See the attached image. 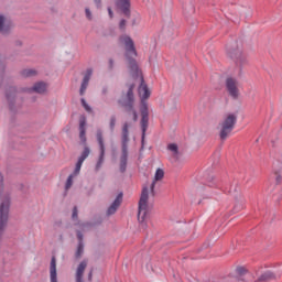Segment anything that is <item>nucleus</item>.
Instances as JSON below:
<instances>
[{"mask_svg":"<svg viewBox=\"0 0 282 282\" xmlns=\"http://www.w3.org/2000/svg\"><path fill=\"white\" fill-rule=\"evenodd\" d=\"M120 42L123 43L126 47V58L128 61V67L132 76H140L141 84L139 86V96L141 98L140 113H141V129H142V142H144V135H147V129H149V104L147 100L151 98V90L149 86L144 83V77L142 72L138 66V62L131 56H138V51L135 50V44L133 40L128 35L120 37Z\"/></svg>","mask_w":282,"mask_h":282,"instance_id":"1","label":"nucleus"},{"mask_svg":"<svg viewBox=\"0 0 282 282\" xmlns=\"http://www.w3.org/2000/svg\"><path fill=\"white\" fill-rule=\"evenodd\" d=\"M135 85L131 84L126 95L119 99V105L123 107L128 116H132L133 122H138V111H135V98L133 97V90Z\"/></svg>","mask_w":282,"mask_h":282,"instance_id":"2","label":"nucleus"},{"mask_svg":"<svg viewBox=\"0 0 282 282\" xmlns=\"http://www.w3.org/2000/svg\"><path fill=\"white\" fill-rule=\"evenodd\" d=\"M235 124H237V115L235 113H227L221 122H219L218 129L221 142H226L230 138V134L235 130Z\"/></svg>","mask_w":282,"mask_h":282,"instance_id":"3","label":"nucleus"},{"mask_svg":"<svg viewBox=\"0 0 282 282\" xmlns=\"http://www.w3.org/2000/svg\"><path fill=\"white\" fill-rule=\"evenodd\" d=\"M227 56L234 61L237 67H243L248 63V55L243 52V46L237 42L227 46Z\"/></svg>","mask_w":282,"mask_h":282,"instance_id":"4","label":"nucleus"},{"mask_svg":"<svg viewBox=\"0 0 282 282\" xmlns=\"http://www.w3.org/2000/svg\"><path fill=\"white\" fill-rule=\"evenodd\" d=\"M129 122L123 123L121 131V156H120V171L124 173L127 171V160L129 158L128 144H129Z\"/></svg>","mask_w":282,"mask_h":282,"instance_id":"5","label":"nucleus"},{"mask_svg":"<svg viewBox=\"0 0 282 282\" xmlns=\"http://www.w3.org/2000/svg\"><path fill=\"white\" fill-rule=\"evenodd\" d=\"M149 215V187L144 186L141 192L139 199V212L138 219L139 221H144Z\"/></svg>","mask_w":282,"mask_h":282,"instance_id":"6","label":"nucleus"},{"mask_svg":"<svg viewBox=\"0 0 282 282\" xmlns=\"http://www.w3.org/2000/svg\"><path fill=\"white\" fill-rule=\"evenodd\" d=\"M96 140L99 145V159L96 164V171H100V169H102V164H105V134L102 129H97Z\"/></svg>","mask_w":282,"mask_h":282,"instance_id":"7","label":"nucleus"},{"mask_svg":"<svg viewBox=\"0 0 282 282\" xmlns=\"http://www.w3.org/2000/svg\"><path fill=\"white\" fill-rule=\"evenodd\" d=\"M8 215H10V199L6 198L0 204V236L8 226Z\"/></svg>","mask_w":282,"mask_h":282,"instance_id":"8","label":"nucleus"},{"mask_svg":"<svg viewBox=\"0 0 282 282\" xmlns=\"http://www.w3.org/2000/svg\"><path fill=\"white\" fill-rule=\"evenodd\" d=\"M226 89L230 97L234 98V100H237L239 98V82L237 78L228 77L226 79Z\"/></svg>","mask_w":282,"mask_h":282,"instance_id":"9","label":"nucleus"},{"mask_svg":"<svg viewBox=\"0 0 282 282\" xmlns=\"http://www.w3.org/2000/svg\"><path fill=\"white\" fill-rule=\"evenodd\" d=\"M163 180H164V170L158 169L154 174V180L150 186L151 197H155V184H158V182H162Z\"/></svg>","mask_w":282,"mask_h":282,"instance_id":"10","label":"nucleus"},{"mask_svg":"<svg viewBox=\"0 0 282 282\" xmlns=\"http://www.w3.org/2000/svg\"><path fill=\"white\" fill-rule=\"evenodd\" d=\"M117 8H119L124 17H131V2L129 0H116Z\"/></svg>","mask_w":282,"mask_h":282,"instance_id":"11","label":"nucleus"},{"mask_svg":"<svg viewBox=\"0 0 282 282\" xmlns=\"http://www.w3.org/2000/svg\"><path fill=\"white\" fill-rule=\"evenodd\" d=\"M89 80H91V69H88L83 78L79 89L80 96H85V91H87V87H89Z\"/></svg>","mask_w":282,"mask_h":282,"instance_id":"12","label":"nucleus"},{"mask_svg":"<svg viewBox=\"0 0 282 282\" xmlns=\"http://www.w3.org/2000/svg\"><path fill=\"white\" fill-rule=\"evenodd\" d=\"M120 204H122V194H119L115 202L109 206L107 215H116V212L118 210V208H120Z\"/></svg>","mask_w":282,"mask_h":282,"instance_id":"13","label":"nucleus"},{"mask_svg":"<svg viewBox=\"0 0 282 282\" xmlns=\"http://www.w3.org/2000/svg\"><path fill=\"white\" fill-rule=\"evenodd\" d=\"M12 29V22L6 20V17L0 15V32L2 34H8L9 30Z\"/></svg>","mask_w":282,"mask_h":282,"instance_id":"14","label":"nucleus"},{"mask_svg":"<svg viewBox=\"0 0 282 282\" xmlns=\"http://www.w3.org/2000/svg\"><path fill=\"white\" fill-rule=\"evenodd\" d=\"M50 276H51V282H58V278L56 273V257H52L51 259Z\"/></svg>","mask_w":282,"mask_h":282,"instance_id":"15","label":"nucleus"},{"mask_svg":"<svg viewBox=\"0 0 282 282\" xmlns=\"http://www.w3.org/2000/svg\"><path fill=\"white\" fill-rule=\"evenodd\" d=\"M85 119H82L79 121V139L80 142H83L84 147H87V135H86V129H85Z\"/></svg>","mask_w":282,"mask_h":282,"instance_id":"16","label":"nucleus"},{"mask_svg":"<svg viewBox=\"0 0 282 282\" xmlns=\"http://www.w3.org/2000/svg\"><path fill=\"white\" fill-rule=\"evenodd\" d=\"M32 90L35 94H45L47 91V84L45 82L35 83Z\"/></svg>","mask_w":282,"mask_h":282,"instance_id":"17","label":"nucleus"},{"mask_svg":"<svg viewBox=\"0 0 282 282\" xmlns=\"http://www.w3.org/2000/svg\"><path fill=\"white\" fill-rule=\"evenodd\" d=\"M167 151H171L172 158L174 160H180V148L176 143H170L167 144Z\"/></svg>","mask_w":282,"mask_h":282,"instance_id":"18","label":"nucleus"},{"mask_svg":"<svg viewBox=\"0 0 282 282\" xmlns=\"http://www.w3.org/2000/svg\"><path fill=\"white\" fill-rule=\"evenodd\" d=\"M246 204V198H243V195L239 194L236 197V205H235V210H243V206Z\"/></svg>","mask_w":282,"mask_h":282,"instance_id":"19","label":"nucleus"},{"mask_svg":"<svg viewBox=\"0 0 282 282\" xmlns=\"http://www.w3.org/2000/svg\"><path fill=\"white\" fill-rule=\"evenodd\" d=\"M272 279H274V273L267 271L264 273H262L257 280L256 282H268V281H272Z\"/></svg>","mask_w":282,"mask_h":282,"instance_id":"20","label":"nucleus"},{"mask_svg":"<svg viewBox=\"0 0 282 282\" xmlns=\"http://www.w3.org/2000/svg\"><path fill=\"white\" fill-rule=\"evenodd\" d=\"M91 153V150L89 147L85 145L84 151L82 152L80 156L78 158L79 162H85L86 158H89V154Z\"/></svg>","mask_w":282,"mask_h":282,"instance_id":"21","label":"nucleus"},{"mask_svg":"<svg viewBox=\"0 0 282 282\" xmlns=\"http://www.w3.org/2000/svg\"><path fill=\"white\" fill-rule=\"evenodd\" d=\"M83 252H85V246L83 242H78L77 251L75 253L76 259H80V257H83Z\"/></svg>","mask_w":282,"mask_h":282,"instance_id":"22","label":"nucleus"},{"mask_svg":"<svg viewBox=\"0 0 282 282\" xmlns=\"http://www.w3.org/2000/svg\"><path fill=\"white\" fill-rule=\"evenodd\" d=\"M22 76H24V78H30V76H36V70L35 69H24L22 70Z\"/></svg>","mask_w":282,"mask_h":282,"instance_id":"23","label":"nucleus"},{"mask_svg":"<svg viewBox=\"0 0 282 282\" xmlns=\"http://www.w3.org/2000/svg\"><path fill=\"white\" fill-rule=\"evenodd\" d=\"M76 176H74V174H70L69 176H68V178H67V181H66V184H65V189L66 191H69L70 188H72V186H73V184H74V178H75Z\"/></svg>","mask_w":282,"mask_h":282,"instance_id":"24","label":"nucleus"},{"mask_svg":"<svg viewBox=\"0 0 282 282\" xmlns=\"http://www.w3.org/2000/svg\"><path fill=\"white\" fill-rule=\"evenodd\" d=\"M82 167H83V161H77V163L75 165V170L72 175H74L75 177H76V175H79Z\"/></svg>","mask_w":282,"mask_h":282,"instance_id":"25","label":"nucleus"},{"mask_svg":"<svg viewBox=\"0 0 282 282\" xmlns=\"http://www.w3.org/2000/svg\"><path fill=\"white\" fill-rule=\"evenodd\" d=\"M116 116H111L110 117V122H109V128H110V131L113 132L116 130Z\"/></svg>","mask_w":282,"mask_h":282,"instance_id":"26","label":"nucleus"},{"mask_svg":"<svg viewBox=\"0 0 282 282\" xmlns=\"http://www.w3.org/2000/svg\"><path fill=\"white\" fill-rule=\"evenodd\" d=\"M207 185L210 186L212 188L217 186V180L215 178V176H210L208 180H207Z\"/></svg>","mask_w":282,"mask_h":282,"instance_id":"27","label":"nucleus"},{"mask_svg":"<svg viewBox=\"0 0 282 282\" xmlns=\"http://www.w3.org/2000/svg\"><path fill=\"white\" fill-rule=\"evenodd\" d=\"M237 274H239L240 276H243L245 274H248V269H246L245 267H238L236 269Z\"/></svg>","mask_w":282,"mask_h":282,"instance_id":"28","label":"nucleus"},{"mask_svg":"<svg viewBox=\"0 0 282 282\" xmlns=\"http://www.w3.org/2000/svg\"><path fill=\"white\" fill-rule=\"evenodd\" d=\"M82 106L88 113H91V107L88 106L87 101L85 99H82Z\"/></svg>","mask_w":282,"mask_h":282,"instance_id":"29","label":"nucleus"},{"mask_svg":"<svg viewBox=\"0 0 282 282\" xmlns=\"http://www.w3.org/2000/svg\"><path fill=\"white\" fill-rule=\"evenodd\" d=\"M72 218L73 219H78V207H76V206L73 209Z\"/></svg>","mask_w":282,"mask_h":282,"instance_id":"30","label":"nucleus"},{"mask_svg":"<svg viewBox=\"0 0 282 282\" xmlns=\"http://www.w3.org/2000/svg\"><path fill=\"white\" fill-rule=\"evenodd\" d=\"M119 28L120 30H124V28H127V20H121L119 23Z\"/></svg>","mask_w":282,"mask_h":282,"instance_id":"31","label":"nucleus"},{"mask_svg":"<svg viewBox=\"0 0 282 282\" xmlns=\"http://www.w3.org/2000/svg\"><path fill=\"white\" fill-rule=\"evenodd\" d=\"M275 180H276L278 184H281L282 174L281 173H275Z\"/></svg>","mask_w":282,"mask_h":282,"instance_id":"32","label":"nucleus"},{"mask_svg":"<svg viewBox=\"0 0 282 282\" xmlns=\"http://www.w3.org/2000/svg\"><path fill=\"white\" fill-rule=\"evenodd\" d=\"M77 239H78L79 243H83V232L77 231Z\"/></svg>","mask_w":282,"mask_h":282,"instance_id":"33","label":"nucleus"},{"mask_svg":"<svg viewBox=\"0 0 282 282\" xmlns=\"http://www.w3.org/2000/svg\"><path fill=\"white\" fill-rule=\"evenodd\" d=\"M94 279V271L90 270L89 273H88V281L91 282Z\"/></svg>","mask_w":282,"mask_h":282,"instance_id":"34","label":"nucleus"},{"mask_svg":"<svg viewBox=\"0 0 282 282\" xmlns=\"http://www.w3.org/2000/svg\"><path fill=\"white\" fill-rule=\"evenodd\" d=\"M86 17L91 20V11H89V9H86Z\"/></svg>","mask_w":282,"mask_h":282,"instance_id":"35","label":"nucleus"},{"mask_svg":"<svg viewBox=\"0 0 282 282\" xmlns=\"http://www.w3.org/2000/svg\"><path fill=\"white\" fill-rule=\"evenodd\" d=\"M108 13H109L110 19H113V11H111V8H108Z\"/></svg>","mask_w":282,"mask_h":282,"instance_id":"36","label":"nucleus"},{"mask_svg":"<svg viewBox=\"0 0 282 282\" xmlns=\"http://www.w3.org/2000/svg\"><path fill=\"white\" fill-rule=\"evenodd\" d=\"M94 2L96 3L97 8H100L101 0H94Z\"/></svg>","mask_w":282,"mask_h":282,"instance_id":"37","label":"nucleus"},{"mask_svg":"<svg viewBox=\"0 0 282 282\" xmlns=\"http://www.w3.org/2000/svg\"><path fill=\"white\" fill-rule=\"evenodd\" d=\"M109 67H110V69H112V67H113V59H109Z\"/></svg>","mask_w":282,"mask_h":282,"instance_id":"38","label":"nucleus"},{"mask_svg":"<svg viewBox=\"0 0 282 282\" xmlns=\"http://www.w3.org/2000/svg\"><path fill=\"white\" fill-rule=\"evenodd\" d=\"M107 91H108L107 87L102 88L104 96L107 95Z\"/></svg>","mask_w":282,"mask_h":282,"instance_id":"39","label":"nucleus"}]
</instances>
